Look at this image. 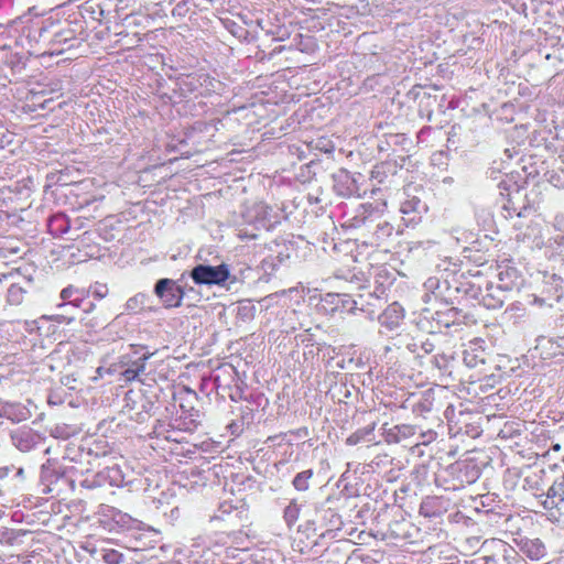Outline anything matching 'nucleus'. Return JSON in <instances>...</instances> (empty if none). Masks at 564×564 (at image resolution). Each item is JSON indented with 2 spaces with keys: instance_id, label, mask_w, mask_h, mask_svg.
Instances as JSON below:
<instances>
[{
  "instance_id": "obj_35",
  "label": "nucleus",
  "mask_w": 564,
  "mask_h": 564,
  "mask_svg": "<svg viewBox=\"0 0 564 564\" xmlns=\"http://www.w3.org/2000/svg\"><path fill=\"white\" fill-rule=\"evenodd\" d=\"M6 496V491L3 489H0V499Z\"/></svg>"
},
{
  "instance_id": "obj_15",
  "label": "nucleus",
  "mask_w": 564,
  "mask_h": 564,
  "mask_svg": "<svg viewBox=\"0 0 564 564\" xmlns=\"http://www.w3.org/2000/svg\"><path fill=\"white\" fill-rule=\"evenodd\" d=\"M106 485H108V482L105 475V469L95 474H87L80 481V486L86 489H96Z\"/></svg>"
},
{
  "instance_id": "obj_23",
  "label": "nucleus",
  "mask_w": 564,
  "mask_h": 564,
  "mask_svg": "<svg viewBox=\"0 0 564 564\" xmlns=\"http://www.w3.org/2000/svg\"><path fill=\"white\" fill-rule=\"evenodd\" d=\"M300 506L295 501H291L284 509V520L289 527L293 525L299 519Z\"/></svg>"
},
{
  "instance_id": "obj_34",
  "label": "nucleus",
  "mask_w": 564,
  "mask_h": 564,
  "mask_svg": "<svg viewBox=\"0 0 564 564\" xmlns=\"http://www.w3.org/2000/svg\"><path fill=\"white\" fill-rule=\"evenodd\" d=\"M552 448H553V451L558 452L561 449V445L560 444H555V445H553Z\"/></svg>"
},
{
  "instance_id": "obj_4",
  "label": "nucleus",
  "mask_w": 564,
  "mask_h": 564,
  "mask_svg": "<svg viewBox=\"0 0 564 564\" xmlns=\"http://www.w3.org/2000/svg\"><path fill=\"white\" fill-rule=\"evenodd\" d=\"M154 293L162 300L165 307H177L181 305L184 291L171 279H161L154 286Z\"/></svg>"
},
{
  "instance_id": "obj_21",
  "label": "nucleus",
  "mask_w": 564,
  "mask_h": 564,
  "mask_svg": "<svg viewBox=\"0 0 564 564\" xmlns=\"http://www.w3.org/2000/svg\"><path fill=\"white\" fill-rule=\"evenodd\" d=\"M48 227L53 234L62 235L67 231L66 217L63 214L53 216L50 219Z\"/></svg>"
},
{
  "instance_id": "obj_5",
  "label": "nucleus",
  "mask_w": 564,
  "mask_h": 564,
  "mask_svg": "<svg viewBox=\"0 0 564 564\" xmlns=\"http://www.w3.org/2000/svg\"><path fill=\"white\" fill-rule=\"evenodd\" d=\"M517 240L522 241L531 248H542L547 243L552 246V239L547 241L544 237V226L540 220H531L523 230L517 235Z\"/></svg>"
},
{
  "instance_id": "obj_28",
  "label": "nucleus",
  "mask_w": 564,
  "mask_h": 564,
  "mask_svg": "<svg viewBox=\"0 0 564 564\" xmlns=\"http://www.w3.org/2000/svg\"><path fill=\"white\" fill-rule=\"evenodd\" d=\"M117 517H119L118 521L126 522L124 519L127 518L129 521H132L133 523H139L137 520H132L130 517H128L127 514H122L120 511L113 513V518L116 519Z\"/></svg>"
},
{
  "instance_id": "obj_8",
  "label": "nucleus",
  "mask_w": 564,
  "mask_h": 564,
  "mask_svg": "<svg viewBox=\"0 0 564 564\" xmlns=\"http://www.w3.org/2000/svg\"><path fill=\"white\" fill-rule=\"evenodd\" d=\"M0 416L19 423L30 417V411L21 403L0 401Z\"/></svg>"
},
{
  "instance_id": "obj_9",
  "label": "nucleus",
  "mask_w": 564,
  "mask_h": 564,
  "mask_svg": "<svg viewBox=\"0 0 564 564\" xmlns=\"http://www.w3.org/2000/svg\"><path fill=\"white\" fill-rule=\"evenodd\" d=\"M253 213L257 224L265 229H270L279 223V215L274 214L272 207L264 203L254 204Z\"/></svg>"
},
{
  "instance_id": "obj_27",
  "label": "nucleus",
  "mask_w": 564,
  "mask_h": 564,
  "mask_svg": "<svg viewBox=\"0 0 564 564\" xmlns=\"http://www.w3.org/2000/svg\"><path fill=\"white\" fill-rule=\"evenodd\" d=\"M438 279L436 278H430L426 282H425V288L429 289V290H435L438 288Z\"/></svg>"
},
{
  "instance_id": "obj_29",
  "label": "nucleus",
  "mask_w": 564,
  "mask_h": 564,
  "mask_svg": "<svg viewBox=\"0 0 564 564\" xmlns=\"http://www.w3.org/2000/svg\"><path fill=\"white\" fill-rule=\"evenodd\" d=\"M554 243L557 246V247H561L563 246L564 243V234H560L557 235L554 239H553Z\"/></svg>"
},
{
  "instance_id": "obj_30",
  "label": "nucleus",
  "mask_w": 564,
  "mask_h": 564,
  "mask_svg": "<svg viewBox=\"0 0 564 564\" xmlns=\"http://www.w3.org/2000/svg\"><path fill=\"white\" fill-rule=\"evenodd\" d=\"M9 471H10L9 467L0 468V478L8 476Z\"/></svg>"
},
{
  "instance_id": "obj_14",
  "label": "nucleus",
  "mask_w": 564,
  "mask_h": 564,
  "mask_svg": "<svg viewBox=\"0 0 564 564\" xmlns=\"http://www.w3.org/2000/svg\"><path fill=\"white\" fill-rule=\"evenodd\" d=\"M424 209L425 205L416 196L408 195L406 198H404L400 205V212L406 216H410L412 214H420Z\"/></svg>"
},
{
  "instance_id": "obj_31",
  "label": "nucleus",
  "mask_w": 564,
  "mask_h": 564,
  "mask_svg": "<svg viewBox=\"0 0 564 564\" xmlns=\"http://www.w3.org/2000/svg\"><path fill=\"white\" fill-rule=\"evenodd\" d=\"M184 6L182 4H177L174 9H173V14H182V9H183Z\"/></svg>"
},
{
  "instance_id": "obj_12",
  "label": "nucleus",
  "mask_w": 564,
  "mask_h": 564,
  "mask_svg": "<svg viewBox=\"0 0 564 564\" xmlns=\"http://www.w3.org/2000/svg\"><path fill=\"white\" fill-rule=\"evenodd\" d=\"M61 299L63 300V303L57 305L59 310H66L68 307L76 308L80 306V303L84 300V294L80 290L69 285L62 290Z\"/></svg>"
},
{
  "instance_id": "obj_19",
  "label": "nucleus",
  "mask_w": 564,
  "mask_h": 564,
  "mask_svg": "<svg viewBox=\"0 0 564 564\" xmlns=\"http://www.w3.org/2000/svg\"><path fill=\"white\" fill-rule=\"evenodd\" d=\"M375 431V424L368 425L366 427L359 429L356 432H354L351 435H349L346 440V444L354 446L359 444L360 442L368 440L370 441L369 436L372 435Z\"/></svg>"
},
{
  "instance_id": "obj_11",
  "label": "nucleus",
  "mask_w": 564,
  "mask_h": 564,
  "mask_svg": "<svg viewBox=\"0 0 564 564\" xmlns=\"http://www.w3.org/2000/svg\"><path fill=\"white\" fill-rule=\"evenodd\" d=\"M32 286V280L24 278L22 282H13L7 292V302L11 305H20L25 294Z\"/></svg>"
},
{
  "instance_id": "obj_3",
  "label": "nucleus",
  "mask_w": 564,
  "mask_h": 564,
  "mask_svg": "<svg viewBox=\"0 0 564 564\" xmlns=\"http://www.w3.org/2000/svg\"><path fill=\"white\" fill-rule=\"evenodd\" d=\"M152 354L145 352L139 357L129 354L122 355L119 361L120 375L124 381H133L140 379L144 373L145 364L151 358Z\"/></svg>"
},
{
  "instance_id": "obj_7",
  "label": "nucleus",
  "mask_w": 564,
  "mask_h": 564,
  "mask_svg": "<svg viewBox=\"0 0 564 564\" xmlns=\"http://www.w3.org/2000/svg\"><path fill=\"white\" fill-rule=\"evenodd\" d=\"M404 318V311L397 302L390 304L378 317L381 327L387 330H394L400 327Z\"/></svg>"
},
{
  "instance_id": "obj_24",
  "label": "nucleus",
  "mask_w": 564,
  "mask_h": 564,
  "mask_svg": "<svg viewBox=\"0 0 564 564\" xmlns=\"http://www.w3.org/2000/svg\"><path fill=\"white\" fill-rule=\"evenodd\" d=\"M432 410V401L430 399H423L413 405V412L417 415H423Z\"/></svg>"
},
{
  "instance_id": "obj_2",
  "label": "nucleus",
  "mask_w": 564,
  "mask_h": 564,
  "mask_svg": "<svg viewBox=\"0 0 564 564\" xmlns=\"http://www.w3.org/2000/svg\"><path fill=\"white\" fill-rule=\"evenodd\" d=\"M229 269L226 264L217 267L198 264L191 271V278L196 284H224L229 278Z\"/></svg>"
},
{
  "instance_id": "obj_16",
  "label": "nucleus",
  "mask_w": 564,
  "mask_h": 564,
  "mask_svg": "<svg viewBox=\"0 0 564 564\" xmlns=\"http://www.w3.org/2000/svg\"><path fill=\"white\" fill-rule=\"evenodd\" d=\"M104 469L109 486L121 487L124 485V475L118 465L108 466Z\"/></svg>"
},
{
  "instance_id": "obj_32",
  "label": "nucleus",
  "mask_w": 564,
  "mask_h": 564,
  "mask_svg": "<svg viewBox=\"0 0 564 564\" xmlns=\"http://www.w3.org/2000/svg\"><path fill=\"white\" fill-rule=\"evenodd\" d=\"M17 476H18L19 478L23 479V477H24V470H23V468H22V467L18 468V470H17Z\"/></svg>"
},
{
  "instance_id": "obj_25",
  "label": "nucleus",
  "mask_w": 564,
  "mask_h": 564,
  "mask_svg": "<svg viewBox=\"0 0 564 564\" xmlns=\"http://www.w3.org/2000/svg\"><path fill=\"white\" fill-rule=\"evenodd\" d=\"M105 561L109 564H119L122 562V555L116 551H110L105 555Z\"/></svg>"
},
{
  "instance_id": "obj_17",
  "label": "nucleus",
  "mask_w": 564,
  "mask_h": 564,
  "mask_svg": "<svg viewBox=\"0 0 564 564\" xmlns=\"http://www.w3.org/2000/svg\"><path fill=\"white\" fill-rule=\"evenodd\" d=\"M59 477V474L55 469V464L52 463L50 459L46 464L42 465L41 469V480L43 484L47 486V490H44L45 492L51 491L48 488L50 485L54 484Z\"/></svg>"
},
{
  "instance_id": "obj_18",
  "label": "nucleus",
  "mask_w": 564,
  "mask_h": 564,
  "mask_svg": "<svg viewBox=\"0 0 564 564\" xmlns=\"http://www.w3.org/2000/svg\"><path fill=\"white\" fill-rule=\"evenodd\" d=\"M481 302L487 308L496 310L502 307L505 299L501 292L494 294L490 292V289H487L486 293L481 294Z\"/></svg>"
},
{
  "instance_id": "obj_26",
  "label": "nucleus",
  "mask_w": 564,
  "mask_h": 564,
  "mask_svg": "<svg viewBox=\"0 0 564 564\" xmlns=\"http://www.w3.org/2000/svg\"><path fill=\"white\" fill-rule=\"evenodd\" d=\"M107 292H108L107 286H106V285H101V284H100V285H97V286L95 288V291H94L95 295H96L97 297H99V299L105 297V296H106V294H107Z\"/></svg>"
},
{
  "instance_id": "obj_1",
  "label": "nucleus",
  "mask_w": 564,
  "mask_h": 564,
  "mask_svg": "<svg viewBox=\"0 0 564 564\" xmlns=\"http://www.w3.org/2000/svg\"><path fill=\"white\" fill-rule=\"evenodd\" d=\"M538 499L551 517L556 519L564 513V475L557 477L547 492L538 496Z\"/></svg>"
},
{
  "instance_id": "obj_22",
  "label": "nucleus",
  "mask_w": 564,
  "mask_h": 564,
  "mask_svg": "<svg viewBox=\"0 0 564 564\" xmlns=\"http://www.w3.org/2000/svg\"><path fill=\"white\" fill-rule=\"evenodd\" d=\"M312 476H313L312 469H307V470L299 473L293 479V486L295 487L296 490H300V491L307 490L308 486H310L308 480L312 478Z\"/></svg>"
},
{
  "instance_id": "obj_33",
  "label": "nucleus",
  "mask_w": 564,
  "mask_h": 564,
  "mask_svg": "<svg viewBox=\"0 0 564 564\" xmlns=\"http://www.w3.org/2000/svg\"><path fill=\"white\" fill-rule=\"evenodd\" d=\"M220 511H221L223 513H229V509H227V508H226V505H221V506H220Z\"/></svg>"
},
{
  "instance_id": "obj_20",
  "label": "nucleus",
  "mask_w": 564,
  "mask_h": 564,
  "mask_svg": "<svg viewBox=\"0 0 564 564\" xmlns=\"http://www.w3.org/2000/svg\"><path fill=\"white\" fill-rule=\"evenodd\" d=\"M145 301L147 295L139 293L127 301L126 311L129 313H138L144 307Z\"/></svg>"
},
{
  "instance_id": "obj_10",
  "label": "nucleus",
  "mask_w": 564,
  "mask_h": 564,
  "mask_svg": "<svg viewBox=\"0 0 564 564\" xmlns=\"http://www.w3.org/2000/svg\"><path fill=\"white\" fill-rule=\"evenodd\" d=\"M519 545L520 551L531 561H541L546 555L545 546L539 539H523Z\"/></svg>"
},
{
  "instance_id": "obj_6",
  "label": "nucleus",
  "mask_w": 564,
  "mask_h": 564,
  "mask_svg": "<svg viewBox=\"0 0 564 564\" xmlns=\"http://www.w3.org/2000/svg\"><path fill=\"white\" fill-rule=\"evenodd\" d=\"M485 341L480 338L470 340L463 351V361L469 368H475L486 361Z\"/></svg>"
},
{
  "instance_id": "obj_13",
  "label": "nucleus",
  "mask_w": 564,
  "mask_h": 564,
  "mask_svg": "<svg viewBox=\"0 0 564 564\" xmlns=\"http://www.w3.org/2000/svg\"><path fill=\"white\" fill-rule=\"evenodd\" d=\"M12 442L19 451L24 453L31 451L35 444L33 434L28 431L12 434Z\"/></svg>"
}]
</instances>
